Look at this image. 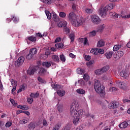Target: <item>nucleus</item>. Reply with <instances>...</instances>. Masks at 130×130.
Returning a JSON list of instances; mask_svg holds the SVG:
<instances>
[{
    "mask_svg": "<svg viewBox=\"0 0 130 130\" xmlns=\"http://www.w3.org/2000/svg\"><path fill=\"white\" fill-rule=\"evenodd\" d=\"M59 17L62 18H64L66 16V13L63 12H60L59 13Z\"/></svg>",
    "mask_w": 130,
    "mask_h": 130,
    "instance_id": "obj_41",
    "label": "nucleus"
},
{
    "mask_svg": "<svg viewBox=\"0 0 130 130\" xmlns=\"http://www.w3.org/2000/svg\"><path fill=\"white\" fill-rule=\"evenodd\" d=\"M94 63V61L93 60H91L89 62H87V63H86V64H87L88 67H89L90 65L93 64Z\"/></svg>",
    "mask_w": 130,
    "mask_h": 130,
    "instance_id": "obj_57",
    "label": "nucleus"
},
{
    "mask_svg": "<svg viewBox=\"0 0 130 130\" xmlns=\"http://www.w3.org/2000/svg\"><path fill=\"white\" fill-rule=\"evenodd\" d=\"M76 92L78 94L80 95H84L86 93V91L82 88L77 89Z\"/></svg>",
    "mask_w": 130,
    "mask_h": 130,
    "instance_id": "obj_19",
    "label": "nucleus"
},
{
    "mask_svg": "<svg viewBox=\"0 0 130 130\" xmlns=\"http://www.w3.org/2000/svg\"><path fill=\"white\" fill-rule=\"evenodd\" d=\"M28 127L30 130H34L36 127V125L34 123H30L28 125Z\"/></svg>",
    "mask_w": 130,
    "mask_h": 130,
    "instance_id": "obj_30",
    "label": "nucleus"
},
{
    "mask_svg": "<svg viewBox=\"0 0 130 130\" xmlns=\"http://www.w3.org/2000/svg\"><path fill=\"white\" fill-rule=\"evenodd\" d=\"M98 51H99V53L101 54H104L105 51L103 49H98Z\"/></svg>",
    "mask_w": 130,
    "mask_h": 130,
    "instance_id": "obj_60",
    "label": "nucleus"
},
{
    "mask_svg": "<svg viewBox=\"0 0 130 130\" xmlns=\"http://www.w3.org/2000/svg\"><path fill=\"white\" fill-rule=\"evenodd\" d=\"M90 20L91 22L95 25H99L101 22V19L100 17L96 15H91L90 16Z\"/></svg>",
    "mask_w": 130,
    "mask_h": 130,
    "instance_id": "obj_7",
    "label": "nucleus"
},
{
    "mask_svg": "<svg viewBox=\"0 0 130 130\" xmlns=\"http://www.w3.org/2000/svg\"><path fill=\"white\" fill-rule=\"evenodd\" d=\"M123 55H124V52L122 51H119L116 53V55L115 56V58L118 59L120 57H122Z\"/></svg>",
    "mask_w": 130,
    "mask_h": 130,
    "instance_id": "obj_16",
    "label": "nucleus"
},
{
    "mask_svg": "<svg viewBox=\"0 0 130 130\" xmlns=\"http://www.w3.org/2000/svg\"><path fill=\"white\" fill-rule=\"evenodd\" d=\"M42 65L45 68H49L51 66V63L50 62H43Z\"/></svg>",
    "mask_w": 130,
    "mask_h": 130,
    "instance_id": "obj_25",
    "label": "nucleus"
},
{
    "mask_svg": "<svg viewBox=\"0 0 130 130\" xmlns=\"http://www.w3.org/2000/svg\"><path fill=\"white\" fill-rule=\"evenodd\" d=\"M55 47L58 48H61L63 47V44L62 43H60L59 44H56Z\"/></svg>",
    "mask_w": 130,
    "mask_h": 130,
    "instance_id": "obj_44",
    "label": "nucleus"
},
{
    "mask_svg": "<svg viewBox=\"0 0 130 130\" xmlns=\"http://www.w3.org/2000/svg\"><path fill=\"white\" fill-rule=\"evenodd\" d=\"M25 60V58L23 56H21L19 58H18V59H17V61H16L15 64L17 66H20L22 65L24 61Z\"/></svg>",
    "mask_w": 130,
    "mask_h": 130,
    "instance_id": "obj_13",
    "label": "nucleus"
},
{
    "mask_svg": "<svg viewBox=\"0 0 130 130\" xmlns=\"http://www.w3.org/2000/svg\"><path fill=\"white\" fill-rule=\"evenodd\" d=\"M60 126H61V125L58 123V124H56V125L54 126V127L56 128L57 130H59V128H60Z\"/></svg>",
    "mask_w": 130,
    "mask_h": 130,
    "instance_id": "obj_59",
    "label": "nucleus"
},
{
    "mask_svg": "<svg viewBox=\"0 0 130 130\" xmlns=\"http://www.w3.org/2000/svg\"><path fill=\"white\" fill-rule=\"evenodd\" d=\"M121 18L123 19L130 18V14H127V15H121Z\"/></svg>",
    "mask_w": 130,
    "mask_h": 130,
    "instance_id": "obj_54",
    "label": "nucleus"
},
{
    "mask_svg": "<svg viewBox=\"0 0 130 130\" xmlns=\"http://www.w3.org/2000/svg\"><path fill=\"white\" fill-rule=\"evenodd\" d=\"M45 4H48L49 5H51V4H54L56 0H40Z\"/></svg>",
    "mask_w": 130,
    "mask_h": 130,
    "instance_id": "obj_20",
    "label": "nucleus"
},
{
    "mask_svg": "<svg viewBox=\"0 0 130 130\" xmlns=\"http://www.w3.org/2000/svg\"><path fill=\"white\" fill-rule=\"evenodd\" d=\"M121 48V45H115V46H114L113 47V50L114 51H117Z\"/></svg>",
    "mask_w": 130,
    "mask_h": 130,
    "instance_id": "obj_27",
    "label": "nucleus"
},
{
    "mask_svg": "<svg viewBox=\"0 0 130 130\" xmlns=\"http://www.w3.org/2000/svg\"><path fill=\"white\" fill-rule=\"evenodd\" d=\"M16 90V86H13V88L12 90V93L13 94H15V92Z\"/></svg>",
    "mask_w": 130,
    "mask_h": 130,
    "instance_id": "obj_64",
    "label": "nucleus"
},
{
    "mask_svg": "<svg viewBox=\"0 0 130 130\" xmlns=\"http://www.w3.org/2000/svg\"><path fill=\"white\" fill-rule=\"evenodd\" d=\"M96 30H93L92 31L90 32L89 34L90 37H94L96 35Z\"/></svg>",
    "mask_w": 130,
    "mask_h": 130,
    "instance_id": "obj_51",
    "label": "nucleus"
},
{
    "mask_svg": "<svg viewBox=\"0 0 130 130\" xmlns=\"http://www.w3.org/2000/svg\"><path fill=\"white\" fill-rule=\"evenodd\" d=\"M56 25L59 28L66 27L67 25V22L65 20H62L61 21L57 22Z\"/></svg>",
    "mask_w": 130,
    "mask_h": 130,
    "instance_id": "obj_11",
    "label": "nucleus"
},
{
    "mask_svg": "<svg viewBox=\"0 0 130 130\" xmlns=\"http://www.w3.org/2000/svg\"><path fill=\"white\" fill-rule=\"evenodd\" d=\"M94 81L95 82L94 89L95 92L99 93V94H104L105 92L104 87L101 85L100 82L98 80L95 79Z\"/></svg>",
    "mask_w": 130,
    "mask_h": 130,
    "instance_id": "obj_3",
    "label": "nucleus"
},
{
    "mask_svg": "<svg viewBox=\"0 0 130 130\" xmlns=\"http://www.w3.org/2000/svg\"><path fill=\"white\" fill-rule=\"evenodd\" d=\"M102 79H103V81H109V80H111V78L107 75H104Z\"/></svg>",
    "mask_w": 130,
    "mask_h": 130,
    "instance_id": "obj_32",
    "label": "nucleus"
},
{
    "mask_svg": "<svg viewBox=\"0 0 130 130\" xmlns=\"http://www.w3.org/2000/svg\"><path fill=\"white\" fill-rule=\"evenodd\" d=\"M25 90V85L24 84H22L20 85V87H19V89L17 91V93H20L22 91H24Z\"/></svg>",
    "mask_w": 130,
    "mask_h": 130,
    "instance_id": "obj_35",
    "label": "nucleus"
},
{
    "mask_svg": "<svg viewBox=\"0 0 130 130\" xmlns=\"http://www.w3.org/2000/svg\"><path fill=\"white\" fill-rule=\"evenodd\" d=\"M63 30H64V32H65L66 34H68L70 32V29L69 28L67 27H65L64 28Z\"/></svg>",
    "mask_w": 130,
    "mask_h": 130,
    "instance_id": "obj_50",
    "label": "nucleus"
},
{
    "mask_svg": "<svg viewBox=\"0 0 130 130\" xmlns=\"http://www.w3.org/2000/svg\"><path fill=\"white\" fill-rule=\"evenodd\" d=\"M85 59L86 60L89 61V60H90L91 57L89 55H86L85 56Z\"/></svg>",
    "mask_w": 130,
    "mask_h": 130,
    "instance_id": "obj_63",
    "label": "nucleus"
},
{
    "mask_svg": "<svg viewBox=\"0 0 130 130\" xmlns=\"http://www.w3.org/2000/svg\"><path fill=\"white\" fill-rule=\"evenodd\" d=\"M106 28V25L105 24L101 25L99 26V28L98 29V31L102 32L103 31L104 29H105Z\"/></svg>",
    "mask_w": 130,
    "mask_h": 130,
    "instance_id": "obj_28",
    "label": "nucleus"
},
{
    "mask_svg": "<svg viewBox=\"0 0 130 130\" xmlns=\"http://www.w3.org/2000/svg\"><path fill=\"white\" fill-rule=\"evenodd\" d=\"M79 108L78 103L74 100L71 104L70 111L72 117H74L73 123L76 125L81 121L83 117V111L82 110H78Z\"/></svg>",
    "mask_w": 130,
    "mask_h": 130,
    "instance_id": "obj_1",
    "label": "nucleus"
},
{
    "mask_svg": "<svg viewBox=\"0 0 130 130\" xmlns=\"http://www.w3.org/2000/svg\"><path fill=\"white\" fill-rule=\"evenodd\" d=\"M52 88H53L56 91L60 88H61V86L60 85H57L56 83H53L51 85Z\"/></svg>",
    "mask_w": 130,
    "mask_h": 130,
    "instance_id": "obj_22",
    "label": "nucleus"
},
{
    "mask_svg": "<svg viewBox=\"0 0 130 130\" xmlns=\"http://www.w3.org/2000/svg\"><path fill=\"white\" fill-rule=\"evenodd\" d=\"M33 57V55L31 53H29L26 56V59L28 60L31 59Z\"/></svg>",
    "mask_w": 130,
    "mask_h": 130,
    "instance_id": "obj_53",
    "label": "nucleus"
},
{
    "mask_svg": "<svg viewBox=\"0 0 130 130\" xmlns=\"http://www.w3.org/2000/svg\"><path fill=\"white\" fill-rule=\"evenodd\" d=\"M27 40L30 41L32 42H35L36 41V38L34 36H30L27 37Z\"/></svg>",
    "mask_w": 130,
    "mask_h": 130,
    "instance_id": "obj_31",
    "label": "nucleus"
},
{
    "mask_svg": "<svg viewBox=\"0 0 130 130\" xmlns=\"http://www.w3.org/2000/svg\"><path fill=\"white\" fill-rule=\"evenodd\" d=\"M12 20H13V21L15 23H17L19 20L18 18H17L15 16H13V18H12Z\"/></svg>",
    "mask_w": 130,
    "mask_h": 130,
    "instance_id": "obj_48",
    "label": "nucleus"
},
{
    "mask_svg": "<svg viewBox=\"0 0 130 130\" xmlns=\"http://www.w3.org/2000/svg\"><path fill=\"white\" fill-rule=\"evenodd\" d=\"M102 70L101 69H98L95 71V74L96 75H101L103 74Z\"/></svg>",
    "mask_w": 130,
    "mask_h": 130,
    "instance_id": "obj_40",
    "label": "nucleus"
},
{
    "mask_svg": "<svg viewBox=\"0 0 130 130\" xmlns=\"http://www.w3.org/2000/svg\"><path fill=\"white\" fill-rule=\"evenodd\" d=\"M34 101V99L32 98H27V102L29 104H31Z\"/></svg>",
    "mask_w": 130,
    "mask_h": 130,
    "instance_id": "obj_45",
    "label": "nucleus"
},
{
    "mask_svg": "<svg viewBox=\"0 0 130 130\" xmlns=\"http://www.w3.org/2000/svg\"><path fill=\"white\" fill-rule=\"evenodd\" d=\"M28 122L27 120H26V119H23V120H20L19 121V123L20 124H25Z\"/></svg>",
    "mask_w": 130,
    "mask_h": 130,
    "instance_id": "obj_42",
    "label": "nucleus"
},
{
    "mask_svg": "<svg viewBox=\"0 0 130 130\" xmlns=\"http://www.w3.org/2000/svg\"><path fill=\"white\" fill-rule=\"evenodd\" d=\"M102 72H103V73H105L106 72H107L109 69H110V67L108 66H104L103 68H102Z\"/></svg>",
    "mask_w": 130,
    "mask_h": 130,
    "instance_id": "obj_26",
    "label": "nucleus"
},
{
    "mask_svg": "<svg viewBox=\"0 0 130 130\" xmlns=\"http://www.w3.org/2000/svg\"><path fill=\"white\" fill-rule=\"evenodd\" d=\"M43 125L44 126H48V124L47 123V121H46V120H43Z\"/></svg>",
    "mask_w": 130,
    "mask_h": 130,
    "instance_id": "obj_62",
    "label": "nucleus"
},
{
    "mask_svg": "<svg viewBox=\"0 0 130 130\" xmlns=\"http://www.w3.org/2000/svg\"><path fill=\"white\" fill-rule=\"evenodd\" d=\"M105 44V42H104L103 40H100L99 42H98V44H96V46L98 47H103Z\"/></svg>",
    "mask_w": 130,
    "mask_h": 130,
    "instance_id": "obj_24",
    "label": "nucleus"
},
{
    "mask_svg": "<svg viewBox=\"0 0 130 130\" xmlns=\"http://www.w3.org/2000/svg\"><path fill=\"white\" fill-rule=\"evenodd\" d=\"M118 70L120 72V76L123 77L124 78H126L128 77L130 75V72L128 69L124 68L122 66L118 67Z\"/></svg>",
    "mask_w": 130,
    "mask_h": 130,
    "instance_id": "obj_5",
    "label": "nucleus"
},
{
    "mask_svg": "<svg viewBox=\"0 0 130 130\" xmlns=\"http://www.w3.org/2000/svg\"><path fill=\"white\" fill-rule=\"evenodd\" d=\"M29 53L31 55H34L38 53V50L36 49V48H32V49H30Z\"/></svg>",
    "mask_w": 130,
    "mask_h": 130,
    "instance_id": "obj_23",
    "label": "nucleus"
},
{
    "mask_svg": "<svg viewBox=\"0 0 130 130\" xmlns=\"http://www.w3.org/2000/svg\"><path fill=\"white\" fill-rule=\"evenodd\" d=\"M119 87L120 89H125L127 87V84L124 82H120L119 83Z\"/></svg>",
    "mask_w": 130,
    "mask_h": 130,
    "instance_id": "obj_18",
    "label": "nucleus"
},
{
    "mask_svg": "<svg viewBox=\"0 0 130 130\" xmlns=\"http://www.w3.org/2000/svg\"><path fill=\"white\" fill-rule=\"evenodd\" d=\"M77 72L78 74L82 75L85 73V71L81 68H78L77 70Z\"/></svg>",
    "mask_w": 130,
    "mask_h": 130,
    "instance_id": "obj_37",
    "label": "nucleus"
},
{
    "mask_svg": "<svg viewBox=\"0 0 130 130\" xmlns=\"http://www.w3.org/2000/svg\"><path fill=\"white\" fill-rule=\"evenodd\" d=\"M78 16H77L76 15H75V14L73 12H71L69 13V18L70 19V21H71V22L72 23V22L75 20V19H76V18Z\"/></svg>",
    "mask_w": 130,
    "mask_h": 130,
    "instance_id": "obj_14",
    "label": "nucleus"
},
{
    "mask_svg": "<svg viewBox=\"0 0 130 130\" xmlns=\"http://www.w3.org/2000/svg\"><path fill=\"white\" fill-rule=\"evenodd\" d=\"M80 42H83L84 45H89L88 40L87 38H81Z\"/></svg>",
    "mask_w": 130,
    "mask_h": 130,
    "instance_id": "obj_21",
    "label": "nucleus"
},
{
    "mask_svg": "<svg viewBox=\"0 0 130 130\" xmlns=\"http://www.w3.org/2000/svg\"><path fill=\"white\" fill-rule=\"evenodd\" d=\"M61 88H59L57 91V94L60 97H63L64 96L66 92L64 90L60 89Z\"/></svg>",
    "mask_w": 130,
    "mask_h": 130,
    "instance_id": "obj_15",
    "label": "nucleus"
},
{
    "mask_svg": "<svg viewBox=\"0 0 130 130\" xmlns=\"http://www.w3.org/2000/svg\"><path fill=\"white\" fill-rule=\"evenodd\" d=\"M60 59L62 61L65 62L66 61V58H65L64 55H60Z\"/></svg>",
    "mask_w": 130,
    "mask_h": 130,
    "instance_id": "obj_55",
    "label": "nucleus"
},
{
    "mask_svg": "<svg viewBox=\"0 0 130 130\" xmlns=\"http://www.w3.org/2000/svg\"><path fill=\"white\" fill-rule=\"evenodd\" d=\"M70 128H71V127L70 125H66L63 128V130H70Z\"/></svg>",
    "mask_w": 130,
    "mask_h": 130,
    "instance_id": "obj_56",
    "label": "nucleus"
},
{
    "mask_svg": "<svg viewBox=\"0 0 130 130\" xmlns=\"http://www.w3.org/2000/svg\"><path fill=\"white\" fill-rule=\"evenodd\" d=\"M84 23L85 19L82 17L77 16V17L75 19V20H73V21H72V24H73V26L75 27H79L83 25Z\"/></svg>",
    "mask_w": 130,
    "mask_h": 130,
    "instance_id": "obj_6",
    "label": "nucleus"
},
{
    "mask_svg": "<svg viewBox=\"0 0 130 130\" xmlns=\"http://www.w3.org/2000/svg\"><path fill=\"white\" fill-rule=\"evenodd\" d=\"M70 40H71V42H73L74 41V38H75V35L74 34H71L70 35Z\"/></svg>",
    "mask_w": 130,
    "mask_h": 130,
    "instance_id": "obj_49",
    "label": "nucleus"
},
{
    "mask_svg": "<svg viewBox=\"0 0 130 130\" xmlns=\"http://www.w3.org/2000/svg\"><path fill=\"white\" fill-rule=\"evenodd\" d=\"M50 53L48 52H46L45 54L42 55H41V57L43 59H46L48 57V55H50Z\"/></svg>",
    "mask_w": 130,
    "mask_h": 130,
    "instance_id": "obj_34",
    "label": "nucleus"
},
{
    "mask_svg": "<svg viewBox=\"0 0 130 130\" xmlns=\"http://www.w3.org/2000/svg\"><path fill=\"white\" fill-rule=\"evenodd\" d=\"M60 41H61V38L58 37L55 40V43H58V42H60Z\"/></svg>",
    "mask_w": 130,
    "mask_h": 130,
    "instance_id": "obj_61",
    "label": "nucleus"
},
{
    "mask_svg": "<svg viewBox=\"0 0 130 130\" xmlns=\"http://www.w3.org/2000/svg\"><path fill=\"white\" fill-rule=\"evenodd\" d=\"M45 13L48 20H50L52 18V19L56 22L59 21V17H58L55 12L50 13L49 11H45Z\"/></svg>",
    "mask_w": 130,
    "mask_h": 130,
    "instance_id": "obj_4",
    "label": "nucleus"
},
{
    "mask_svg": "<svg viewBox=\"0 0 130 130\" xmlns=\"http://www.w3.org/2000/svg\"><path fill=\"white\" fill-rule=\"evenodd\" d=\"M10 102L14 107L17 106V104L15 102V101L13 99H10Z\"/></svg>",
    "mask_w": 130,
    "mask_h": 130,
    "instance_id": "obj_52",
    "label": "nucleus"
},
{
    "mask_svg": "<svg viewBox=\"0 0 130 130\" xmlns=\"http://www.w3.org/2000/svg\"><path fill=\"white\" fill-rule=\"evenodd\" d=\"M78 83L81 86H85V85H86V83L84 81L83 79H80L79 80H78Z\"/></svg>",
    "mask_w": 130,
    "mask_h": 130,
    "instance_id": "obj_39",
    "label": "nucleus"
},
{
    "mask_svg": "<svg viewBox=\"0 0 130 130\" xmlns=\"http://www.w3.org/2000/svg\"><path fill=\"white\" fill-rule=\"evenodd\" d=\"M39 96V93H31V94H30V97L31 98L37 99Z\"/></svg>",
    "mask_w": 130,
    "mask_h": 130,
    "instance_id": "obj_29",
    "label": "nucleus"
},
{
    "mask_svg": "<svg viewBox=\"0 0 130 130\" xmlns=\"http://www.w3.org/2000/svg\"><path fill=\"white\" fill-rule=\"evenodd\" d=\"M128 126H130V121H127L126 122H122L121 124H119V127L121 128H125Z\"/></svg>",
    "mask_w": 130,
    "mask_h": 130,
    "instance_id": "obj_10",
    "label": "nucleus"
},
{
    "mask_svg": "<svg viewBox=\"0 0 130 130\" xmlns=\"http://www.w3.org/2000/svg\"><path fill=\"white\" fill-rule=\"evenodd\" d=\"M49 73L48 72L47 70H46L45 69H44L43 68H40L39 72H38L39 75H40L41 76L47 75V74H49Z\"/></svg>",
    "mask_w": 130,
    "mask_h": 130,
    "instance_id": "obj_12",
    "label": "nucleus"
},
{
    "mask_svg": "<svg viewBox=\"0 0 130 130\" xmlns=\"http://www.w3.org/2000/svg\"><path fill=\"white\" fill-rule=\"evenodd\" d=\"M119 104L117 102H111L109 103L108 108L110 109H113L114 108H117Z\"/></svg>",
    "mask_w": 130,
    "mask_h": 130,
    "instance_id": "obj_9",
    "label": "nucleus"
},
{
    "mask_svg": "<svg viewBox=\"0 0 130 130\" xmlns=\"http://www.w3.org/2000/svg\"><path fill=\"white\" fill-rule=\"evenodd\" d=\"M85 11L87 14H92L93 12V9L86 8H85Z\"/></svg>",
    "mask_w": 130,
    "mask_h": 130,
    "instance_id": "obj_33",
    "label": "nucleus"
},
{
    "mask_svg": "<svg viewBox=\"0 0 130 130\" xmlns=\"http://www.w3.org/2000/svg\"><path fill=\"white\" fill-rule=\"evenodd\" d=\"M38 81H39V82H40V83H41L42 84H45V83H46L45 80L43 79L40 77H38Z\"/></svg>",
    "mask_w": 130,
    "mask_h": 130,
    "instance_id": "obj_46",
    "label": "nucleus"
},
{
    "mask_svg": "<svg viewBox=\"0 0 130 130\" xmlns=\"http://www.w3.org/2000/svg\"><path fill=\"white\" fill-rule=\"evenodd\" d=\"M38 69L39 67L38 66H35L33 68H29L27 71V73L29 75H33Z\"/></svg>",
    "mask_w": 130,
    "mask_h": 130,
    "instance_id": "obj_8",
    "label": "nucleus"
},
{
    "mask_svg": "<svg viewBox=\"0 0 130 130\" xmlns=\"http://www.w3.org/2000/svg\"><path fill=\"white\" fill-rule=\"evenodd\" d=\"M52 58L55 61H57V62L59 61V58L57 55H53L52 57Z\"/></svg>",
    "mask_w": 130,
    "mask_h": 130,
    "instance_id": "obj_36",
    "label": "nucleus"
},
{
    "mask_svg": "<svg viewBox=\"0 0 130 130\" xmlns=\"http://www.w3.org/2000/svg\"><path fill=\"white\" fill-rule=\"evenodd\" d=\"M12 124V122H7V123H6V127H10V126H11Z\"/></svg>",
    "mask_w": 130,
    "mask_h": 130,
    "instance_id": "obj_58",
    "label": "nucleus"
},
{
    "mask_svg": "<svg viewBox=\"0 0 130 130\" xmlns=\"http://www.w3.org/2000/svg\"><path fill=\"white\" fill-rule=\"evenodd\" d=\"M117 90V88L115 87H110L108 89L109 92H115Z\"/></svg>",
    "mask_w": 130,
    "mask_h": 130,
    "instance_id": "obj_43",
    "label": "nucleus"
},
{
    "mask_svg": "<svg viewBox=\"0 0 130 130\" xmlns=\"http://www.w3.org/2000/svg\"><path fill=\"white\" fill-rule=\"evenodd\" d=\"M83 78H84L85 81H86V82H88V81L89 79V76L87 74H85L84 75Z\"/></svg>",
    "mask_w": 130,
    "mask_h": 130,
    "instance_id": "obj_47",
    "label": "nucleus"
},
{
    "mask_svg": "<svg viewBox=\"0 0 130 130\" xmlns=\"http://www.w3.org/2000/svg\"><path fill=\"white\" fill-rule=\"evenodd\" d=\"M113 54V52L112 51H108L105 53L104 55L106 56V58L110 59L111 58L112 55Z\"/></svg>",
    "mask_w": 130,
    "mask_h": 130,
    "instance_id": "obj_17",
    "label": "nucleus"
},
{
    "mask_svg": "<svg viewBox=\"0 0 130 130\" xmlns=\"http://www.w3.org/2000/svg\"><path fill=\"white\" fill-rule=\"evenodd\" d=\"M11 85L13 86V87H16V86H17V81L14 80L13 79H12L11 80Z\"/></svg>",
    "mask_w": 130,
    "mask_h": 130,
    "instance_id": "obj_38",
    "label": "nucleus"
},
{
    "mask_svg": "<svg viewBox=\"0 0 130 130\" xmlns=\"http://www.w3.org/2000/svg\"><path fill=\"white\" fill-rule=\"evenodd\" d=\"M115 6V4L110 3L105 7L100 8V10H99V14H100L101 17L103 18H106L107 15V12L108 11H111L113 9H114Z\"/></svg>",
    "mask_w": 130,
    "mask_h": 130,
    "instance_id": "obj_2",
    "label": "nucleus"
}]
</instances>
